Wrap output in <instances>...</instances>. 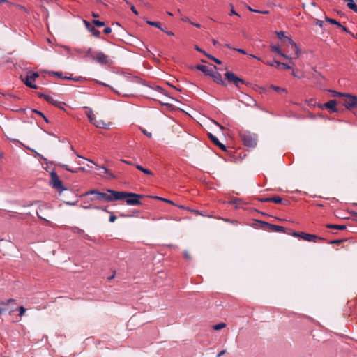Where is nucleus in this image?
I'll list each match as a JSON object with an SVG mask.
<instances>
[{
    "label": "nucleus",
    "mask_w": 357,
    "mask_h": 357,
    "mask_svg": "<svg viewBox=\"0 0 357 357\" xmlns=\"http://www.w3.org/2000/svg\"><path fill=\"white\" fill-rule=\"evenodd\" d=\"M345 97L347 99L344 101L343 105L347 109H351L357 107V96L348 93L345 95Z\"/></svg>",
    "instance_id": "7"
},
{
    "label": "nucleus",
    "mask_w": 357,
    "mask_h": 357,
    "mask_svg": "<svg viewBox=\"0 0 357 357\" xmlns=\"http://www.w3.org/2000/svg\"><path fill=\"white\" fill-rule=\"evenodd\" d=\"M27 73L30 75L34 81H36V79L39 77V74L37 72L29 70Z\"/></svg>",
    "instance_id": "34"
},
{
    "label": "nucleus",
    "mask_w": 357,
    "mask_h": 357,
    "mask_svg": "<svg viewBox=\"0 0 357 357\" xmlns=\"http://www.w3.org/2000/svg\"><path fill=\"white\" fill-rule=\"evenodd\" d=\"M258 200L261 202H271V197L258 198Z\"/></svg>",
    "instance_id": "40"
},
{
    "label": "nucleus",
    "mask_w": 357,
    "mask_h": 357,
    "mask_svg": "<svg viewBox=\"0 0 357 357\" xmlns=\"http://www.w3.org/2000/svg\"><path fill=\"white\" fill-rule=\"evenodd\" d=\"M271 50L272 52H277L278 54H280V56H282V57H284L286 59L291 60L292 59H294V56L292 57H290L288 55L282 52L281 49L279 45H271Z\"/></svg>",
    "instance_id": "17"
},
{
    "label": "nucleus",
    "mask_w": 357,
    "mask_h": 357,
    "mask_svg": "<svg viewBox=\"0 0 357 357\" xmlns=\"http://www.w3.org/2000/svg\"><path fill=\"white\" fill-rule=\"evenodd\" d=\"M283 199L279 197V196H275L271 197V202H274L275 204H280L282 203Z\"/></svg>",
    "instance_id": "28"
},
{
    "label": "nucleus",
    "mask_w": 357,
    "mask_h": 357,
    "mask_svg": "<svg viewBox=\"0 0 357 357\" xmlns=\"http://www.w3.org/2000/svg\"><path fill=\"white\" fill-rule=\"evenodd\" d=\"M248 10L251 12H254V13H259L260 10H256V9H253L250 6H248Z\"/></svg>",
    "instance_id": "62"
},
{
    "label": "nucleus",
    "mask_w": 357,
    "mask_h": 357,
    "mask_svg": "<svg viewBox=\"0 0 357 357\" xmlns=\"http://www.w3.org/2000/svg\"><path fill=\"white\" fill-rule=\"evenodd\" d=\"M337 101L335 100H331L328 102L324 104L323 107L331 110L333 112L337 111L336 108Z\"/></svg>",
    "instance_id": "16"
},
{
    "label": "nucleus",
    "mask_w": 357,
    "mask_h": 357,
    "mask_svg": "<svg viewBox=\"0 0 357 357\" xmlns=\"http://www.w3.org/2000/svg\"><path fill=\"white\" fill-rule=\"evenodd\" d=\"M84 24H85L86 28L89 31L91 28L93 26L90 22L86 20H84Z\"/></svg>",
    "instance_id": "48"
},
{
    "label": "nucleus",
    "mask_w": 357,
    "mask_h": 357,
    "mask_svg": "<svg viewBox=\"0 0 357 357\" xmlns=\"http://www.w3.org/2000/svg\"><path fill=\"white\" fill-rule=\"evenodd\" d=\"M89 195H93V197L90 198L91 201H105L109 202V194L105 192H99L97 190H91L86 192L83 194V196H88Z\"/></svg>",
    "instance_id": "4"
},
{
    "label": "nucleus",
    "mask_w": 357,
    "mask_h": 357,
    "mask_svg": "<svg viewBox=\"0 0 357 357\" xmlns=\"http://www.w3.org/2000/svg\"><path fill=\"white\" fill-rule=\"evenodd\" d=\"M86 114L89 120V121L92 123L96 120V116L93 114V112L91 108L85 107Z\"/></svg>",
    "instance_id": "20"
},
{
    "label": "nucleus",
    "mask_w": 357,
    "mask_h": 357,
    "mask_svg": "<svg viewBox=\"0 0 357 357\" xmlns=\"http://www.w3.org/2000/svg\"><path fill=\"white\" fill-rule=\"evenodd\" d=\"M64 78L66 79H68V80H73L75 82H80L83 79L82 77H73L70 76V77H66Z\"/></svg>",
    "instance_id": "35"
},
{
    "label": "nucleus",
    "mask_w": 357,
    "mask_h": 357,
    "mask_svg": "<svg viewBox=\"0 0 357 357\" xmlns=\"http://www.w3.org/2000/svg\"><path fill=\"white\" fill-rule=\"evenodd\" d=\"M326 227L329 229H335L339 230H344L347 228L346 225H335V224H328L326 225Z\"/></svg>",
    "instance_id": "21"
},
{
    "label": "nucleus",
    "mask_w": 357,
    "mask_h": 357,
    "mask_svg": "<svg viewBox=\"0 0 357 357\" xmlns=\"http://www.w3.org/2000/svg\"><path fill=\"white\" fill-rule=\"evenodd\" d=\"M271 87L274 91H275L276 92H278V93L287 92V90L284 88H281V87H279V86H274V85H271Z\"/></svg>",
    "instance_id": "31"
},
{
    "label": "nucleus",
    "mask_w": 357,
    "mask_h": 357,
    "mask_svg": "<svg viewBox=\"0 0 357 357\" xmlns=\"http://www.w3.org/2000/svg\"><path fill=\"white\" fill-rule=\"evenodd\" d=\"M130 9L135 15H138V11L137 10L136 8L133 5L130 6Z\"/></svg>",
    "instance_id": "54"
},
{
    "label": "nucleus",
    "mask_w": 357,
    "mask_h": 357,
    "mask_svg": "<svg viewBox=\"0 0 357 357\" xmlns=\"http://www.w3.org/2000/svg\"><path fill=\"white\" fill-rule=\"evenodd\" d=\"M136 195H137V197H126V204L130 206L141 205L142 202L139 201V198H142L143 195L137 193Z\"/></svg>",
    "instance_id": "12"
},
{
    "label": "nucleus",
    "mask_w": 357,
    "mask_h": 357,
    "mask_svg": "<svg viewBox=\"0 0 357 357\" xmlns=\"http://www.w3.org/2000/svg\"><path fill=\"white\" fill-rule=\"evenodd\" d=\"M15 300L13 299V298H10L8 300H7L6 302H1V305H8L9 303H12V302H14Z\"/></svg>",
    "instance_id": "52"
},
{
    "label": "nucleus",
    "mask_w": 357,
    "mask_h": 357,
    "mask_svg": "<svg viewBox=\"0 0 357 357\" xmlns=\"http://www.w3.org/2000/svg\"><path fill=\"white\" fill-rule=\"evenodd\" d=\"M83 208L84 209H88V208H93V209H95V208H100V207H98L96 206H93V205L83 206Z\"/></svg>",
    "instance_id": "56"
},
{
    "label": "nucleus",
    "mask_w": 357,
    "mask_h": 357,
    "mask_svg": "<svg viewBox=\"0 0 357 357\" xmlns=\"http://www.w3.org/2000/svg\"><path fill=\"white\" fill-rule=\"evenodd\" d=\"M316 24L318 25L320 27H322L323 26V24H324V22L321 21V20H317V22H316Z\"/></svg>",
    "instance_id": "60"
},
{
    "label": "nucleus",
    "mask_w": 357,
    "mask_h": 357,
    "mask_svg": "<svg viewBox=\"0 0 357 357\" xmlns=\"http://www.w3.org/2000/svg\"><path fill=\"white\" fill-rule=\"evenodd\" d=\"M78 202V200H75V202H69V201H65L64 203L68 206H75Z\"/></svg>",
    "instance_id": "41"
},
{
    "label": "nucleus",
    "mask_w": 357,
    "mask_h": 357,
    "mask_svg": "<svg viewBox=\"0 0 357 357\" xmlns=\"http://www.w3.org/2000/svg\"><path fill=\"white\" fill-rule=\"evenodd\" d=\"M344 241V240H343V239H336V240L331 241L329 243H331V244H340L342 242H343Z\"/></svg>",
    "instance_id": "44"
},
{
    "label": "nucleus",
    "mask_w": 357,
    "mask_h": 357,
    "mask_svg": "<svg viewBox=\"0 0 357 357\" xmlns=\"http://www.w3.org/2000/svg\"><path fill=\"white\" fill-rule=\"evenodd\" d=\"M208 136L211 139V140L213 142V143L214 144H215L217 146H218L220 149L224 150V151L226 149L225 146L223 144H222L221 142H220L218 139L215 136H214L213 134L208 133Z\"/></svg>",
    "instance_id": "18"
},
{
    "label": "nucleus",
    "mask_w": 357,
    "mask_h": 357,
    "mask_svg": "<svg viewBox=\"0 0 357 357\" xmlns=\"http://www.w3.org/2000/svg\"><path fill=\"white\" fill-rule=\"evenodd\" d=\"M116 218H116V215H110V217H109V222H114L116 220Z\"/></svg>",
    "instance_id": "57"
},
{
    "label": "nucleus",
    "mask_w": 357,
    "mask_h": 357,
    "mask_svg": "<svg viewBox=\"0 0 357 357\" xmlns=\"http://www.w3.org/2000/svg\"><path fill=\"white\" fill-rule=\"evenodd\" d=\"M301 232H293L292 236L295 237H300L301 238Z\"/></svg>",
    "instance_id": "63"
},
{
    "label": "nucleus",
    "mask_w": 357,
    "mask_h": 357,
    "mask_svg": "<svg viewBox=\"0 0 357 357\" xmlns=\"http://www.w3.org/2000/svg\"><path fill=\"white\" fill-rule=\"evenodd\" d=\"M26 312V309L23 307V306H20L19 307V315L20 317L23 316V314H24V312Z\"/></svg>",
    "instance_id": "42"
},
{
    "label": "nucleus",
    "mask_w": 357,
    "mask_h": 357,
    "mask_svg": "<svg viewBox=\"0 0 357 357\" xmlns=\"http://www.w3.org/2000/svg\"><path fill=\"white\" fill-rule=\"evenodd\" d=\"M301 238L309 242H317V240H324L322 237H319L314 234H310L305 232H301Z\"/></svg>",
    "instance_id": "11"
},
{
    "label": "nucleus",
    "mask_w": 357,
    "mask_h": 357,
    "mask_svg": "<svg viewBox=\"0 0 357 357\" xmlns=\"http://www.w3.org/2000/svg\"><path fill=\"white\" fill-rule=\"evenodd\" d=\"M343 31L346 33H349L348 29L346 26L342 25V26H339Z\"/></svg>",
    "instance_id": "64"
},
{
    "label": "nucleus",
    "mask_w": 357,
    "mask_h": 357,
    "mask_svg": "<svg viewBox=\"0 0 357 357\" xmlns=\"http://www.w3.org/2000/svg\"><path fill=\"white\" fill-rule=\"evenodd\" d=\"M104 33L109 34L112 32V29L109 26H107L103 30Z\"/></svg>",
    "instance_id": "51"
},
{
    "label": "nucleus",
    "mask_w": 357,
    "mask_h": 357,
    "mask_svg": "<svg viewBox=\"0 0 357 357\" xmlns=\"http://www.w3.org/2000/svg\"><path fill=\"white\" fill-rule=\"evenodd\" d=\"M195 68H196V69L202 71L206 75H208V76H210L212 71L213 70V69L209 68L208 66H206L205 65H202V64L197 65Z\"/></svg>",
    "instance_id": "19"
},
{
    "label": "nucleus",
    "mask_w": 357,
    "mask_h": 357,
    "mask_svg": "<svg viewBox=\"0 0 357 357\" xmlns=\"http://www.w3.org/2000/svg\"><path fill=\"white\" fill-rule=\"evenodd\" d=\"M325 20L332 24H335L337 26H342V24H340V22H337V20H335V19H332V18H330L328 17H325Z\"/></svg>",
    "instance_id": "24"
},
{
    "label": "nucleus",
    "mask_w": 357,
    "mask_h": 357,
    "mask_svg": "<svg viewBox=\"0 0 357 357\" xmlns=\"http://www.w3.org/2000/svg\"><path fill=\"white\" fill-rule=\"evenodd\" d=\"M225 75L226 79L229 81L232 82L236 87H239L240 84L245 83V82L243 79L238 77L232 72L227 71L225 73Z\"/></svg>",
    "instance_id": "8"
},
{
    "label": "nucleus",
    "mask_w": 357,
    "mask_h": 357,
    "mask_svg": "<svg viewBox=\"0 0 357 357\" xmlns=\"http://www.w3.org/2000/svg\"><path fill=\"white\" fill-rule=\"evenodd\" d=\"M97 169H99L100 172L98 173L97 174L100 176H105L106 174L107 175V177L109 178H112L114 177V174L105 167L104 166H98L96 165Z\"/></svg>",
    "instance_id": "14"
},
{
    "label": "nucleus",
    "mask_w": 357,
    "mask_h": 357,
    "mask_svg": "<svg viewBox=\"0 0 357 357\" xmlns=\"http://www.w3.org/2000/svg\"><path fill=\"white\" fill-rule=\"evenodd\" d=\"M273 63H276L277 68H279L280 66H282L284 69H287V70L291 68V66H289L288 64L280 62V61H276V60H273Z\"/></svg>",
    "instance_id": "26"
},
{
    "label": "nucleus",
    "mask_w": 357,
    "mask_h": 357,
    "mask_svg": "<svg viewBox=\"0 0 357 357\" xmlns=\"http://www.w3.org/2000/svg\"><path fill=\"white\" fill-rule=\"evenodd\" d=\"M240 137L243 144L248 147H255L257 145V136L248 131H241Z\"/></svg>",
    "instance_id": "2"
},
{
    "label": "nucleus",
    "mask_w": 357,
    "mask_h": 357,
    "mask_svg": "<svg viewBox=\"0 0 357 357\" xmlns=\"http://www.w3.org/2000/svg\"><path fill=\"white\" fill-rule=\"evenodd\" d=\"M49 74H50V75H54L56 76L57 77H59V78H60V79H66L64 78L65 77H63V73H62L61 72H59V71H57V72H55V71H50V72H49Z\"/></svg>",
    "instance_id": "30"
},
{
    "label": "nucleus",
    "mask_w": 357,
    "mask_h": 357,
    "mask_svg": "<svg viewBox=\"0 0 357 357\" xmlns=\"http://www.w3.org/2000/svg\"><path fill=\"white\" fill-rule=\"evenodd\" d=\"M230 203L232 204H240L242 203V200L238 198H234L230 202Z\"/></svg>",
    "instance_id": "39"
},
{
    "label": "nucleus",
    "mask_w": 357,
    "mask_h": 357,
    "mask_svg": "<svg viewBox=\"0 0 357 357\" xmlns=\"http://www.w3.org/2000/svg\"><path fill=\"white\" fill-rule=\"evenodd\" d=\"M50 185L56 189L59 193L64 190H67V188H66L63 184L62 181L59 179L57 174L52 171L50 172Z\"/></svg>",
    "instance_id": "3"
},
{
    "label": "nucleus",
    "mask_w": 357,
    "mask_h": 357,
    "mask_svg": "<svg viewBox=\"0 0 357 357\" xmlns=\"http://www.w3.org/2000/svg\"><path fill=\"white\" fill-rule=\"evenodd\" d=\"M259 223L261 224V227L263 229L268 228L275 232H284L285 231V228L282 226L272 225V224H270V223L264 222V221H259Z\"/></svg>",
    "instance_id": "9"
},
{
    "label": "nucleus",
    "mask_w": 357,
    "mask_h": 357,
    "mask_svg": "<svg viewBox=\"0 0 357 357\" xmlns=\"http://www.w3.org/2000/svg\"><path fill=\"white\" fill-rule=\"evenodd\" d=\"M276 34H277L278 38H280V39H282L283 38H285L286 39H287V40L289 43L290 46H291V47H290L291 50L293 52H294V58H298L299 56L301 50L298 47L296 43H294L291 38H289L288 36H285L284 31H278V32H276Z\"/></svg>",
    "instance_id": "6"
},
{
    "label": "nucleus",
    "mask_w": 357,
    "mask_h": 357,
    "mask_svg": "<svg viewBox=\"0 0 357 357\" xmlns=\"http://www.w3.org/2000/svg\"><path fill=\"white\" fill-rule=\"evenodd\" d=\"M146 23L149 25H150V26H153L157 27V28L160 29L161 31H163V29L161 27L160 23L158 22H153V21L147 20Z\"/></svg>",
    "instance_id": "25"
},
{
    "label": "nucleus",
    "mask_w": 357,
    "mask_h": 357,
    "mask_svg": "<svg viewBox=\"0 0 357 357\" xmlns=\"http://www.w3.org/2000/svg\"><path fill=\"white\" fill-rule=\"evenodd\" d=\"M135 167H136V168H137L138 170H139V171H141V172H144V174H147V175H152V174H153V173L151 172V171H150V170H149V169H146V168L143 167H142V165H135Z\"/></svg>",
    "instance_id": "23"
},
{
    "label": "nucleus",
    "mask_w": 357,
    "mask_h": 357,
    "mask_svg": "<svg viewBox=\"0 0 357 357\" xmlns=\"http://www.w3.org/2000/svg\"><path fill=\"white\" fill-rule=\"evenodd\" d=\"M234 50H236V52H240L243 54H246V52L243 50V49H241V48H234Z\"/></svg>",
    "instance_id": "53"
},
{
    "label": "nucleus",
    "mask_w": 357,
    "mask_h": 357,
    "mask_svg": "<svg viewBox=\"0 0 357 357\" xmlns=\"http://www.w3.org/2000/svg\"><path fill=\"white\" fill-rule=\"evenodd\" d=\"M332 93H333V96H334V97H340V96L345 97V95L348 94V93H342L340 92H337L335 91H332Z\"/></svg>",
    "instance_id": "37"
},
{
    "label": "nucleus",
    "mask_w": 357,
    "mask_h": 357,
    "mask_svg": "<svg viewBox=\"0 0 357 357\" xmlns=\"http://www.w3.org/2000/svg\"><path fill=\"white\" fill-rule=\"evenodd\" d=\"M32 151L40 159L43 160L44 161L47 162V158H45V157H43L42 155H40V153H37L36 151L34 150H32Z\"/></svg>",
    "instance_id": "45"
},
{
    "label": "nucleus",
    "mask_w": 357,
    "mask_h": 357,
    "mask_svg": "<svg viewBox=\"0 0 357 357\" xmlns=\"http://www.w3.org/2000/svg\"><path fill=\"white\" fill-rule=\"evenodd\" d=\"M107 192L109 194V202L116 201V200H123L126 199V197H137L136 193L134 192H128L123 191H115L112 190H107Z\"/></svg>",
    "instance_id": "1"
},
{
    "label": "nucleus",
    "mask_w": 357,
    "mask_h": 357,
    "mask_svg": "<svg viewBox=\"0 0 357 357\" xmlns=\"http://www.w3.org/2000/svg\"><path fill=\"white\" fill-rule=\"evenodd\" d=\"M38 96L40 98H44L47 102H48L49 103H50L56 107H60V105L61 104V102L54 100V98L49 95H46L44 93H39Z\"/></svg>",
    "instance_id": "15"
},
{
    "label": "nucleus",
    "mask_w": 357,
    "mask_h": 357,
    "mask_svg": "<svg viewBox=\"0 0 357 357\" xmlns=\"http://www.w3.org/2000/svg\"><path fill=\"white\" fill-rule=\"evenodd\" d=\"M59 165L61 166V167H63V169H65L67 171L70 170V167L67 165L59 164Z\"/></svg>",
    "instance_id": "61"
},
{
    "label": "nucleus",
    "mask_w": 357,
    "mask_h": 357,
    "mask_svg": "<svg viewBox=\"0 0 357 357\" xmlns=\"http://www.w3.org/2000/svg\"><path fill=\"white\" fill-rule=\"evenodd\" d=\"M154 89L160 93H162L163 91V89L160 87V86H155Z\"/></svg>",
    "instance_id": "59"
},
{
    "label": "nucleus",
    "mask_w": 357,
    "mask_h": 357,
    "mask_svg": "<svg viewBox=\"0 0 357 357\" xmlns=\"http://www.w3.org/2000/svg\"><path fill=\"white\" fill-rule=\"evenodd\" d=\"M90 58L95 60L96 62L101 65H107L112 63V61L108 56L102 52H94L93 54H90Z\"/></svg>",
    "instance_id": "5"
},
{
    "label": "nucleus",
    "mask_w": 357,
    "mask_h": 357,
    "mask_svg": "<svg viewBox=\"0 0 357 357\" xmlns=\"http://www.w3.org/2000/svg\"><path fill=\"white\" fill-rule=\"evenodd\" d=\"M231 11L229 15H235L239 16V14L238 13H236L235 11V10L234 9L233 6L231 5Z\"/></svg>",
    "instance_id": "50"
},
{
    "label": "nucleus",
    "mask_w": 357,
    "mask_h": 357,
    "mask_svg": "<svg viewBox=\"0 0 357 357\" xmlns=\"http://www.w3.org/2000/svg\"><path fill=\"white\" fill-rule=\"evenodd\" d=\"M153 198H154L155 199H158V200H161V201H162L164 202L170 204L172 205H175V204L174 203L173 201H172L170 199H166V198H163V197H158V196L153 197Z\"/></svg>",
    "instance_id": "27"
},
{
    "label": "nucleus",
    "mask_w": 357,
    "mask_h": 357,
    "mask_svg": "<svg viewBox=\"0 0 357 357\" xmlns=\"http://www.w3.org/2000/svg\"><path fill=\"white\" fill-rule=\"evenodd\" d=\"M73 231L79 234H82L84 232L83 229H79L78 227H75Z\"/></svg>",
    "instance_id": "49"
},
{
    "label": "nucleus",
    "mask_w": 357,
    "mask_h": 357,
    "mask_svg": "<svg viewBox=\"0 0 357 357\" xmlns=\"http://www.w3.org/2000/svg\"><path fill=\"white\" fill-rule=\"evenodd\" d=\"M263 63L270 66H272V67H275L277 68V66H276V63H273V61H263Z\"/></svg>",
    "instance_id": "46"
},
{
    "label": "nucleus",
    "mask_w": 357,
    "mask_h": 357,
    "mask_svg": "<svg viewBox=\"0 0 357 357\" xmlns=\"http://www.w3.org/2000/svg\"><path fill=\"white\" fill-rule=\"evenodd\" d=\"M32 112L33 113H35L38 115H39L40 116H43V113L41 112L39 110H37V109H32Z\"/></svg>",
    "instance_id": "55"
},
{
    "label": "nucleus",
    "mask_w": 357,
    "mask_h": 357,
    "mask_svg": "<svg viewBox=\"0 0 357 357\" xmlns=\"http://www.w3.org/2000/svg\"><path fill=\"white\" fill-rule=\"evenodd\" d=\"M92 22L94 25H96L98 27H102L105 26V22L100 21L98 20H93Z\"/></svg>",
    "instance_id": "32"
},
{
    "label": "nucleus",
    "mask_w": 357,
    "mask_h": 357,
    "mask_svg": "<svg viewBox=\"0 0 357 357\" xmlns=\"http://www.w3.org/2000/svg\"><path fill=\"white\" fill-rule=\"evenodd\" d=\"M97 128H106V123L102 120H95L93 123Z\"/></svg>",
    "instance_id": "22"
},
{
    "label": "nucleus",
    "mask_w": 357,
    "mask_h": 357,
    "mask_svg": "<svg viewBox=\"0 0 357 357\" xmlns=\"http://www.w3.org/2000/svg\"><path fill=\"white\" fill-rule=\"evenodd\" d=\"M95 51H93L91 47L88 48L87 50H86V54L84 55V56H89L90 57V54H93V52Z\"/></svg>",
    "instance_id": "43"
},
{
    "label": "nucleus",
    "mask_w": 357,
    "mask_h": 357,
    "mask_svg": "<svg viewBox=\"0 0 357 357\" xmlns=\"http://www.w3.org/2000/svg\"><path fill=\"white\" fill-rule=\"evenodd\" d=\"M225 326H226V324L225 323H219L218 324L214 325L213 326V328L215 331H218V330L225 328Z\"/></svg>",
    "instance_id": "33"
},
{
    "label": "nucleus",
    "mask_w": 357,
    "mask_h": 357,
    "mask_svg": "<svg viewBox=\"0 0 357 357\" xmlns=\"http://www.w3.org/2000/svg\"><path fill=\"white\" fill-rule=\"evenodd\" d=\"M142 132L149 138L151 137L152 136V134L151 132H149L146 130H142Z\"/></svg>",
    "instance_id": "58"
},
{
    "label": "nucleus",
    "mask_w": 357,
    "mask_h": 357,
    "mask_svg": "<svg viewBox=\"0 0 357 357\" xmlns=\"http://www.w3.org/2000/svg\"><path fill=\"white\" fill-rule=\"evenodd\" d=\"M84 24H85L86 28L89 31L91 28L93 26L90 22L86 20H84Z\"/></svg>",
    "instance_id": "47"
},
{
    "label": "nucleus",
    "mask_w": 357,
    "mask_h": 357,
    "mask_svg": "<svg viewBox=\"0 0 357 357\" xmlns=\"http://www.w3.org/2000/svg\"><path fill=\"white\" fill-rule=\"evenodd\" d=\"M89 31H90L92 33V35L95 37L100 36V32L98 29H96L94 26H92Z\"/></svg>",
    "instance_id": "29"
},
{
    "label": "nucleus",
    "mask_w": 357,
    "mask_h": 357,
    "mask_svg": "<svg viewBox=\"0 0 357 357\" xmlns=\"http://www.w3.org/2000/svg\"><path fill=\"white\" fill-rule=\"evenodd\" d=\"M21 80L24 83V84L31 89H36L38 86L34 84L35 81L30 76V75L27 73L25 76L20 75Z\"/></svg>",
    "instance_id": "10"
},
{
    "label": "nucleus",
    "mask_w": 357,
    "mask_h": 357,
    "mask_svg": "<svg viewBox=\"0 0 357 357\" xmlns=\"http://www.w3.org/2000/svg\"><path fill=\"white\" fill-rule=\"evenodd\" d=\"M215 82L220 84L222 86H225L226 84L222 78V75L220 73L213 70L210 76Z\"/></svg>",
    "instance_id": "13"
},
{
    "label": "nucleus",
    "mask_w": 357,
    "mask_h": 357,
    "mask_svg": "<svg viewBox=\"0 0 357 357\" xmlns=\"http://www.w3.org/2000/svg\"><path fill=\"white\" fill-rule=\"evenodd\" d=\"M96 82H97L98 84H99L100 85H102V86H107V87H109V88L112 91H113L114 93H118V92H117L116 91H115V90L113 89V87H112V86H109V85H108V84H105V83H103V82H100V81H97Z\"/></svg>",
    "instance_id": "38"
},
{
    "label": "nucleus",
    "mask_w": 357,
    "mask_h": 357,
    "mask_svg": "<svg viewBox=\"0 0 357 357\" xmlns=\"http://www.w3.org/2000/svg\"><path fill=\"white\" fill-rule=\"evenodd\" d=\"M206 56L207 57H208L210 59L213 60V61L214 62H215L216 63H218V64H220V63H221V61H220V60H219L218 59H217V58H215V57H214V56H211V55H208V54H206Z\"/></svg>",
    "instance_id": "36"
}]
</instances>
